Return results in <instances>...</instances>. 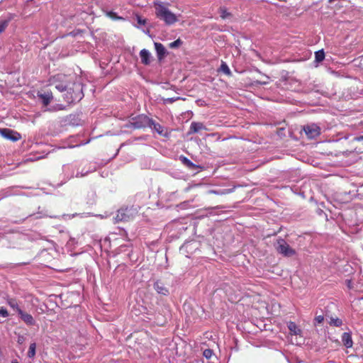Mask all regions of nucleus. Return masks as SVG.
Returning a JSON list of instances; mask_svg holds the SVG:
<instances>
[{
    "mask_svg": "<svg viewBox=\"0 0 363 363\" xmlns=\"http://www.w3.org/2000/svg\"><path fill=\"white\" fill-rule=\"evenodd\" d=\"M53 79L57 90L60 92L66 91L64 97L67 103L79 101L83 98L82 85L80 82H74L71 84L70 80L61 74L55 76Z\"/></svg>",
    "mask_w": 363,
    "mask_h": 363,
    "instance_id": "1",
    "label": "nucleus"
},
{
    "mask_svg": "<svg viewBox=\"0 0 363 363\" xmlns=\"http://www.w3.org/2000/svg\"><path fill=\"white\" fill-rule=\"evenodd\" d=\"M138 206L121 208L117 211L116 215L113 217L114 223H118L119 222H129L133 220L138 216Z\"/></svg>",
    "mask_w": 363,
    "mask_h": 363,
    "instance_id": "2",
    "label": "nucleus"
},
{
    "mask_svg": "<svg viewBox=\"0 0 363 363\" xmlns=\"http://www.w3.org/2000/svg\"><path fill=\"white\" fill-rule=\"evenodd\" d=\"M152 125H154V129L156 130V132L159 133V129L157 128L156 125L152 122L151 119L145 115H139L135 118H133L131 121L125 124V126L126 128L133 129H140L147 126L152 127Z\"/></svg>",
    "mask_w": 363,
    "mask_h": 363,
    "instance_id": "3",
    "label": "nucleus"
},
{
    "mask_svg": "<svg viewBox=\"0 0 363 363\" xmlns=\"http://www.w3.org/2000/svg\"><path fill=\"white\" fill-rule=\"evenodd\" d=\"M180 15H177L171 11L167 7L160 4V20H162L166 25L172 26L179 21Z\"/></svg>",
    "mask_w": 363,
    "mask_h": 363,
    "instance_id": "4",
    "label": "nucleus"
},
{
    "mask_svg": "<svg viewBox=\"0 0 363 363\" xmlns=\"http://www.w3.org/2000/svg\"><path fill=\"white\" fill-rule=\"evenodd\" d=\"M274 247L279 253L285 257H291L296 254L295 250L291 248L284 239H278Z\"/></svg>",
    "mask_w": 363,
    "mask_h": 363,
    "instance_id": "5",
    "label": "nucleus"
},
{
    "mask_svg": "<svg viewBox=\"0 0 363 363\" xmlns=\"http://www.w3.org/2000/svg\"><path fill=\"white\" fill-rule=\"evenodd\" d=\"M78 168V162L72 164H67L62 166V173L65 181H68L72 178L75 177L76 172Z\"/></svg>",
    "mask_w": 363,
    "mask_h": 363,
    "instance_id": "6",
    "label": "nucleus"
},
{
    "mask_svg": "<svg viewBox=\"0 0 363 363\" xmlns=\"http://www.w3.org/2000/svg\"><path fill=\"white\" fill-rule=\"evenodd\" d=\"M81 164L78 162V168L75 174V177H84L88 175L89 173L94 172L96 170V164L89 163L83 167V168L80 170Z\"/></svg>",
    "mask_w": 363,
    "mask_h": 363,
    "instance_id": "7",
    "label": "nucleus"
},
{
    "mask_svg": "<svg viewBox=\"0 0 363 363\" xmlns=\"http://www.w3.org/2000/svg\"><path fill=\"white\" fill-rule=\"evenodd\" d=\"M0 134L3 138L13 142L21 139V135L18 133L9 128L0 129Z\"/></svg>",
    "mask_w": 363,
    "mask_h": 363,
    "instance_id": "8",
    "label": "nucleus"
},
{
    "mask_svg": "<svg viewBox=\"0 0 363 363\" xmlns=\"http://www.w3.org/2000/svg\"><path fill=\"white\" fill-rule=\"evenodd\" d=\"M303 130L308 138L313 139L318 136L320 129L316 124H310L303 127Z\"/></svg>",
    "mask_w": 363,
    "mask_h": 363,
    "instance_id": "9",
    "label": "nucleus"
},
{
    "mask_svg": "<svg viewBox=\"0 0 363 363\" xmlns=\"http://www.w3.org/2000/svg\"><path fill=\"white\" fill-rule=\"evenodd\" d=\"M287 327L291 335L298 336L300 340H296V344H301V342L303 341V334L301 328L292 321L287 323Z\"/></svg>",
    "mask_w": 363,
    "mask_h": 363,
    "instance_id": "10",
    "label": "nucleus"
},
{
    "mask_svg": "<svg viewBox=\"0 0 363 363\" xmlns=\"http://www.w3.org/2000/svg\"><path fill=\"white\" fill-rule=\"evenodd\" d=\"M38 96L45 106H47L53 99L52 93L50 91H46L43 93L38 92Z\"/></svg>",
    "mask_w": 363,
    "mask_h": 363,
    "instance_id": "11",
    "label": "nucleus"
},
{
    "mask_svg": "<svg viewBox=\"0 0 363 363\" xmlns=\"http://www.w3.org/2000/svg\"><path fill=\"white\" fill-rule=\"evenodd\" d=\"M18 315L27 325L33 326L36 324V322L33 317L30 314L26 313L23 311H19Z\"/></svg>",
    "mask_w": 363,
    "mask_h": 363,
    "instance_id": "12",
    "label": "nucleus"
},
{
    "mask_svg": "<svg viewBox=\"0 0 363 363\" xmlns=\"http://www.w3.org/2000/svg\"><path fill=\"white\" fill-rule=\"evenodd\" d=\"M203 130H207L206 127L203 125V123L194 121L191 123L189 133H196Z\"/></svg>",
    "mask_w": 363,
    "mask_h": 363,
    "instance_id": "13",
    "label": "nucleus"
},
{
    "mask_svg": "<svg viewBox=\"0 0 363 363\" xmlns=\"http://www.w3.org/2000/svg\"><path fill=\"white\" fill-rule=\"evenodd\" d=\"M140 57L141 59V62L143 64L147 65L150 63L152 57L150 52L147 50L143 49L142 50H140Z\"/></svg>",
    "mask_w": 363,
    "mask_h": 363,
    "instance_id": "14",
    "label": "nucleus"
},
{
    "mask_svg": "<svg viewBox=\"0 0 363 363\" xmlns=\"http://www.w3.org/2000/svg\"><path fill=\"white\" fill-rule=\"evenodd\" d=\"M342 341L347 348H350L352 347L353 342L352 340L351 335L349 333H344L342 334Z\"/></svg>",
    "mask_w": 363,
    "mask_h": 363,
    "instance_id": "15",
    "label": "nucleus"
},
{
    "mask_svg": "<svg viewBox=\"0 0 363 363\" xmlns=\"http://www.w3.org/2000/svg\"><path fill=\"white\" fill-rule=\"evenodd\" d=\"M6 303L11 308L16 311L18 313V314H19V311H22L21 308L19 307L16 299L15 298H7Z\"/></svg>",
    "mask_w": 363,
    "mask_h": 363,
    "instance_id": "16",
    "label": "nucleus"
},
{
    "mask_svg": "<svg viewBox=\"0 0 363 363\" xmlns=\"http://www.w3.org/2000/svg\"><path fill=\"white\" fill-rule=\"evenodd\" d=\"M10 20L9 18H0V33H3L8 27Z\"/></svg>",
    "mask_w": 363,
    "mask_h": 363,
    "instance_id": "17",
    "label": "nucleus"
},
{
    "mask_svg": "<svg viewBox=\"0 0 363 363\" xmlns=\"http://www.w3.org/2000/svg\"><path fill=\"white\" fill-rule=\"evenodd\" d=\"M162 312L164 313V320L163 323H167L172 317L170 309L168 306H164L162 308Z\"/></svg>",
    "mask_w": 363,
    "mask_h": 363,
    "instance_id": "18",
    "label": "nucleus"
},
{
    "mask_svg": "<svg viewBox=\"0 0 363 363\" xmlns=\"http://www.w3.org/2000/svg\"><path fill=\"white\" fill-rule=\"evenodd\" d=\"M143 167L146 168V169H152L157 170V164L155 161L154 164H152V158H147L146 163L143 164Z\"/></svg>",
    "mask_w": 363,
    "mask_h": 363,
    "instance_id": "19",
    "label": "nucleus"
},
{
    "mask_svg": "<svg viewBox=\"0 0 363 363\" xmlns=\"http://www.w3.org/2000/svg\"><path fill=\"white\" fill-rule=\"evenodd\" d=\"M106 16L108 18H110L112 20L116 21V20H124V18L121 16H118L116 13L113 11H106Z\"/></svg>",
    "mask_w": 363,
    "mask_h": 363,
    "instance_id": "20",
    "label": "nucleus"
},
{
    "mask_svg": "<svg viewBox=\"0 0 363 363\" xmlns=\"http://www.w3.org/2000/svg\"><path fill=\"white\" fill-rule=\"evenodd\" d=\"M329 324L336 327H340L342 325V321L341 319L338 318H330L329 320Z\"/></svg>",
    "mask_w": 363,
    "mask_h": 363,
    "instance_id": "21",
    "label": "nucleus"
},
{
    "mask_svg": "<svg viewBox=\"0 0 363 363\" xmlns=\"http://www.w3.org/2000/svg\"><path fill=\"white\" fill-rule=\"evenodd\" d=\"M35 349H36L35 343H31L29 346V349H28V357L32 358L35 356Z\"/></svg>",
    "mask_w": 363,
    "mask_h": 363,
    "instance_id": "22",
    "label": "nucleus"
},
{
    "mask_svg": "<svg viewBox=\"0 0 363 363\" xmlns=\"http://www.w3.org/2000/svg\"><path fill=\"white\" fill-rule=\"evenodd\" d=\"M182 43L183 42L179 38H178L175 41L170 43L168 46L171 49H175L179 48Z\"/></svg>",
    "mask_w": 363,
    "mask_h": 363,
    "instance_id": "23",
    "label": "nucleus"
},
{
    "mask_svg": "<svg viewBox=\"0 0 363 363\" xmlns=\"http://www.w3.org/2000/svg\"><path fill=\"white\" fill-rule=\"evenodd\" d=\"M315 60L317 62H321L325 58V53L323 50H318L315 53Z\"/></svg>",
    "mask_w": 363,
    "mask_h": 363,
    "instance_id": "24",
    "label": "nucleus"
},
{
    "mask_svg": "<svg viewBox=\"0 0 363 363\" xmlns=\"http://www.w3.org/2000/svg\"><path fill=\"white\" fill-rule=\"evenodd\" d=\"M220 70L228 76L231 74L230 69H229L228 65L225 62H222L220 65Z\"/></svg>",
    "mask_w": 363,
    "mask_h": 363,
    "instance_id": "25",
    "label": "nucleus"
},
{
    "mask_svg": "<svg viewBox=\"0 0 363 363\" xmlns=\"http://www.w3.org/2000/svg\"><path fill=\"white\" fill-rule=\"evenodd\" d=\"M9 316V312L6 308L0 307V317L7 318Z\"/></svg>",
    "mask_w": 363,
    "mask_h": 363,
    "instance_id": "26",
    "label": "nucleus"
},
{
    "mask_svg": "<svg viewBox=\"0 0 363 363\" xmlns=\"http://www.w3.org/2000/svg\"><path fill=\"white\" fill-rule=\"evenodd\" d=\"M203 354L206 359H210L213 355V351L210 349H206L203 351Z\"/></svg>",
    "mask_w": 363,
    "mask_h": 363,
    "instance_id": "27",
    "label": "nucleus"
},
{
    "mask_svg": "<svg viewBox=\"0 0 363 363\" xmlns=\"http://www.w3.org/2000/svg\"><path fill=\"white\" fill-rule=\"evenodd\" d=\"M167 54L168 52L167 51L166 48L160 43V59Z\"/></svg>",
    "mask_w": 363,
    "mask_h": 363,
    "instance_id": "28",
    "label": "nucleus"
},
{
    "mask_svg": "<svg viewBox=\"0 0 363 363\" xmlns=\"http://www.w3.org/2000/svg\"><path fill=\"white\" fill-rule=\"evenodd\" d=\"M229 16H230V13L227 11L226 9H220V16H221V18H226Z\"/></svg>",
    "mask_w": 363,
    "mask_h": 363,
    "instance_id": "29",
    "label": "nucleus"
},
{
    "mask_svg": "<svg viewBox=\"0 0 363 363\" xmlns=\"http://www.w3.org/2000/svg\"><path fill=\"white\" fill-rule=\"evenodd\" d=\"M182 160L186 165L189 167L194 166V164L186 157H182Z\"/></svg>",
    "mask_w": 363,
    "mask_h": 363,
    "instance_id": "30",
    "label": "nucleus"
},
{
    "mask_svg": "<svg viewBox=\"0 0 363 363\" xmlns=\"http://www.w3.org/2000/svg\"><path fill=\"white\" fill-rule=\"evenodd\" d=\"M137 18V22H138V23L139 25L143 26V25H145V23H146L145 19L142 18H141L140 16H137V18Z\"/></svg>",
    "mask_w": 363,
    "mask_h": 363,
    "instance_id": "31",
    "label": "nucleus"
},
{
    "mask_svg": "<svg viewBox=\"0 0 363 363\" xmlns=\"http://www.w3.org/2000/svg\"><path fill=\"white\" fill-rule=\"evenodd\" d=\"M230 191L229 190H225V191H223V192H218L217 191H215V190H211L209 191V193L210 194H227V193H229Z\"/></svg>",
    "mask_w": 363,
    "mask_h": 363,
    "instance_id": "32",
    "label": "nucleus"
},
{
    "mask_svg": "<svg viewBox=\"0 0 363 363\" xmlns=\"http://www.w3.org/2000/svg\"><path fill=\"white\" fill-rule=\"evenodd\" d=\"M315 320L318 323H321L324 320V317H323V315H318L315 317Z\"/></svg>",
    "mask_w": 363,
    "mask_h": 363,
    "instance_id": "33",
    "label": "nucleus"
},
{
    "mask_svg": "<svg viewBox=\"0 0 363 363\" xmlns=\"http://www.w3.org/2000/svg\"><path fill=\"white\" fill-rule=\"evenodd\" d=\"M155 49L157 53V55L159 57V43L154 42Z\"/></svg>",
    "mask_w": 363,
    "mask_h": 363,
    "instance_id": "34",
    "label": "nucleus"
},
{
    "mask_svg": "<svg viewBox=\"0 0 363 363\" xmlns=\"http://www.w3.org/2000/svg\"><path fill=\"white\" fill-rule=\"evenodd\" d=\"M155 14L157 16H159V3H157V1H155Z\"/></svg>",
    "mask_w": 363,
    "mask_h": 363,
    "instance_id": "35",
    "label": "nucleus"
},
{
    "mask_svg": "<svg viewBox=\"0 0 363 363\" xmlns=\"http://www.w3.org/2000/svg\"><path fill=\"white\" fill-rule=\"evenodd\" d=\"M168 292V291L165 289H162L160 288V294H167V293Z\"/></svg>",
    "mask_w": 363,
    "mask_h": 363,
    "instance_id": "36",
    "label": "nucleus"
},
{
    "mask_svg": "<svg viewBox=\"0 0 363 363\" xmlns=\"http://www.w3.org/2000/svg\"><path fill=\"white\" fill-rule=\"evenodd\" d=\"M347 285L348 288L352 289V281L351 280H347Z\"/></svg>",
    "mask_w": 363,
    "mask_h": 363,
    "instance_id": "37",
    "label": "nucleus"
},
{
    "mask_svg": "<svg viewBox=\"0 0 363 363\" xmlns=\"http://www.w3.org/2000/svg\"><path fill=\"white\" fill-rule=\"evenodd\" d=\"M174 101V99H172V98H168V99H164V102H167V101H169V102H172V101Z\"/></svg>",
    "mask_w": 363,
    "mask_h": 363,
    "instance_id": "38",
    "label": "nucleus"
},
{
    "mask_svg": "<svg viewBox=\"0 0 363 363\" xmlns=\"http://www.w3.org/2000/svg\"><path fill=\"white\" fill-rule=\"evenodd\" d=\"M154 286H155V289H157V288H159V286H157V282L155 284Z\"/></svg>",
    "mask_w": 363,
    "mask_h": 363,
    "instance_id": "39",
    "label": "nucleus"
},
{
    "mask_svg": "<svg viewBox=\"0 0 363 363\" xmlns=\"http://www.w3.org/2000/svg\"><path fill=\"white\" fill-rule=\"evenodd\" d=\"M11 363H18L16 360H13Z\"/></svg>",
    "mask_w": 363,
    "mask_h": 363,
    "instance_id": "40",
    "label": "nucleus"
}]
</instances>
